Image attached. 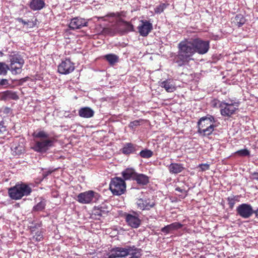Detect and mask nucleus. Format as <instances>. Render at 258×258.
<instances>
[{
  "label": "nucleus",
  "mask_w": 258,
  "mask_h": 258,
  "mask_svg": "<svg viewBox=\"0 0 258 258\" xmlns=\"http://www.w3.org/2000/svg\"><path fill=\"white\" fill-rule=\"evenodd\" d=\"M120 29L122 33H128L134 30V26L128 22H123L120 26Z\"/></svg>",
  "instance_id": "a878e982"
},
{
  "label": "nucleus",
  "mask_w": 258,
  "mask_h": 258,
  "mask_svg": "<svg viewBox=\"0 0 258 258\" xmlns=\"http://www.w3.org/2000/svg\"><path fill=\"white\" fill-rule=\"evenodd\" d=\"M125 219L127 225L133 228H137L141 225V220L137 213L126 214Z\"/></svg>",
  "instance_id": "4468645a"
},
{
  "label": "nucleus",
  "mask_w": 258,
  "mask_h": 258,
  "mask_svg": "<svg viewBox=\"0 0 258 258\" xmlns=\"http://www.w3.org/2000/svg\"><path fill=\"white\" fill-rule=\"evenodd\" d=\"M240 198V196L239 195H232L227 198L228 204L229 206V208L231 209H232L233 208L236 202H239Z\"/></svg>",
  "instance_id": "cd10ccee"
},
{
  "label": "nucleus",
  "mask_w": 258,
  "mask_h": 258,
  "mask_svg": "<svg viewBox=\"0 0 258 258\" xmlns=\"http://www.w3.org/2000/svg\"><path fill=\"white\" fill-rule=\"evenodd\" d=\"M136 146L131 143H125L121 149L123 154L128 155L135 152Z\"/></svg>",
  "instance_id": "5701e85b"
},
{
  "label": "nucleus",
  "mask_w": 258,
  "mask_h": 258,
  "mask_svg": "<svg viewBox=\"0 0 258 258\" xmlns=\"http://www.w3.org/2000/svg\"><path fill=\"white\" fill-rule=\"evenodd\" d=\"M235 154H237L240 156H247L249 155L250 152L247 149H244L236 151Z\"/></svg>",
  "instance_id": "473e14b6"
},
{
  "label": "nucleus",
  "mask_w": 258,
  "mask_h": 258,
  "mask_svg": "<svg viewBox=\"0 0 258 258\" xmlns=\"http://www.w3.org/2000/svg\"><path fill=\"white\" fill-rule=\"evenodd\" d=\"M141 256V249L135 245H125L113 248L106 258H140Z\"/></svg>",
  "instance_id": "7ed1b4c3"
},
{
  "label": "nucleus",
  "mask_w": 258,
  "mask_h": 258,
  "mask_svg": "<svg viewBox=\"0 0 258 258\" xmlns=\"http://www.w3.org/2000/svg\"><path fill=\"white\" fill-rule=\"evenodd\" d=\"M33 136L34 138V143L31 148L37 153H45L53 146L54 138L50 137L49 134L44 131L34 132Z\"/></svg>",
  "instance_id": "f257e3e1"
},
{
  "label": "nucleus",
  "mask_w": 258,
  "mask_h": 258,
  "mask_svg": "<svg viewBox=\"0 0 258 258\" xmlns=\"http://www.w3.org/2000/svg\"><path fill=\"white\" fill-rule=\"evenodd\" d=\"M254 214H255V217L258 218V208L256 210H254Z\"/></svg>",
  "instance_id": "37998d69"
},
{
  "label": "nucleus",
  "mask_w": 258,
  "mask_h": 258,
  "mask_svg": "<svg viewBox=\"0 0 258 258\" xmlns=\"http://www.w3.org/2000/svg\"><path fill=\"white\" fill-rule=\"evenodd\" d=\"M32 189L30 186L25 184H16L9 189V195L13 200H19L23 196H27L30 194Z\"/></svg>",
  "instance_id": "39448f33"
},
{
  "label": "nucleus",
  "mask_w": 258,
  "mask_h": 258,
  "mask_svg": "<svg viewBox=\"0 0 258 258\" xmlns=\"http://www.w3.org/2000/svg\"><path fill=\"white\" fill-rule=\"evenodd\" d=\"M222 104V102H220L218 100L214 99L211 101V106L213 107H219L221 108V104Z\"/></svg>",
  "instance_id": "c9c22d12"
},
{
  "label": "nucleus",
  "mask_w": 258,
  "mask_h": 258,
  "mask_svg": "<svg viewBox=\"0 0 258 258\" xmlns=\"http://www.w3.org/2000/svg\"><path fill=\"white\" fill-rule=\"evenodd\" d=\"M166 8V5L165 4H161L155 9V12L156 13H161Z\"/></svg>",
  "instance_id": "72a5a7b5"
},
{
  "label": "nucleus",
  "mask_w": 258,
  "mask_h": 258,
  "mask_svg": "<svg viewBox=\"0 0 258 258\" xmlns=\"http://www.w3.org/2000/svg\"><path fill=\"white\" fill-rule=\"evenodd\" d=\"M17 20H18V22L22 23L24 25H29V21H28V22L25 21L22 18H18L17 19Z\"/></svg>",
  "instance_id": "a19ab883"
},
{
  "label": "nucleus",
  "mask_w": 258,
  "mask_h": 258,
  "mask_svg": "<svg viewBox=\"0 0 258 258\" xmlns=\"http://www.w3.org/2000/svg\"><path fill=\"white\" fill-rule=\"evenodd\" d=\"M134 180L139 184L145 185L149 182V177L145 174L137 173Z\"/></svg>",
  "instance_id": "b1692460"
},
{
  "label": "nucleus",
  "mask_w": 258,
  "mask_h": 258,
  "mask_svg": "<svg viewBox=\"0 0 258 258\" xmlns=\"http://www.w3.org/2000/svg\"><path fill=\"white\" fill-rule=\"evenodd\" d=\"M252 178L258 180V172H254L251 174Z\"/></svg>",
  "instance_id": "79ce46f5"
},
{
  "label": "nucleus",
  "mask_w": 258,
  "mask_h": 258,
  "mask_svg": "<svg viewBox=\"0 0 258 258\" xmlns=\"http://www.w3.org/2000/svg\"><path fill=\"white\" fill-rule=\"evenodd\" d=\"M10 61L9 70L14 75L20 74L24 64V60L23 58L20 55H15L12 57Z\"/></svg>",
  "instance_id": "1a4fd4ad"
},
{
  "label": "nucleus",
  "mask_w": 258,
  "mask_h": 258,
  "mask_svg": "<svg viewBox=\"0 0 258 258\" xmlns=\"http://www.w3.org/2000/svg\"><path fill=\"white\" fill-rule=\"evenodd\" d=\"M75 69L74 64L69 59L62 61L58 66V72L64 75L72 73Z\"/></svg>",
  "instance_id": "ddd939ff"
},
{
  "label": "nucleus",
  "mask_w": 258,
  "mask_h": 258,
  "mask_svg": "<svg viewBox=\"0 0 258 258\" xmlns=\"http://www.w3.org/2000/svg\"><path fill=\"white\" fill-rule=\"evenodd\" d=\"M215 123V120L212 115L201 117L198 122V133L204 136L211 135L216 126Z\"/></svg>",
  "instance_id": "20e7f679"
},
{
  "label": "nucleus",
  "mask_w": 258,
  "mask_h": 258,
  "mask_svg": "<svg viewBox=\"0 0 258 258\" xmlns=\"http://www.w3.org/2000/svg\"><path fill=\"white\" fill-rule=\"evenodd\" d=\"M139 125V121L136 120L132 122H131L129 124V127L130 128H133L136 126H137Z\"/></svg>",
  "instance_id": "58836bf2"
},
{
  "label": "nucleus",
  "mask_w": 258,
  "mask_h": 258,
  "mask_svg": "<svg viewBox=\"0 0 258 258\" xmlns=\"http://www.w3.org/2000/svg\"><path fill=\"white\" fill-rule=\"evenodd\" d=\"M239 103L233 100L222 101L220 113L223 116L230 117L238 110Z\"/></svg>",
  "instance_id": "423d86ee"
},
{
  "label": "nucleus",
  "mask_w": 258,
  "mask_h": 258,
  "mask_svg": "<svg viewBox=\"0 0 258 258\" xmlns=\"http://www.w3.org/2000/svg\"><path fill=\"white\" fill-rule=\"evenodd\" d=\"M183 169L184 167L181 164L171 163L168 166V170L170 173L172 174H178L181 172Z\"/></svg>",
  "instance_id": "412c9836"
},
{
  "label": "nucleus",
  "mask_w": 258,
  "mask_h": 258,
  "mask_svg": "<svg viewBox=\"0 0 258 258\" xmlns=\"http://www.w3.org/2000/svg\"><path fill=\"white\" fill-rule=\"evenodd\" d=\"M45 202L41 201L33 207V210L35 211H42L45 208Z\"/></svg>",
  "instance_id": "c756f323"
},
{
  "label": "nucleus",
  "mask_w": 258,
  "mask_h": 258,
  "mask_svg": "<svg viewBox=\"0 0 258 258\" xmlns=\"http://www.w3.org/2000/svg\"><path fill=\"white\" fill-rule=\"evenodd\" d=\"M4 98L6 99H13L17 100L19 99V96L17 93L12 91H7L4 92Z\"/></svg>",
  "instance_id": "c85d7f7f"
},
{
  "label": "nucleus",
  "mask_w": 258,
  "mask_h": 258,
  "mask_svg": "<svg viewBox=\"0 0 258 258\" xmlns=\"http://www.w3.org/2000/svg\"><path fill=\"white\" fill-rule=\"evenodd\" d=\"M236 212L238 215L244 219L249 218L254 214L252 206L248 204H242L239 205L236 208Z\"/></svg>",
  "instance_id": "f8f14e48"
},
{
  "label": "nucleus",
  "mask_w": 258,
  "mask_h": 258,
  "mask_svg": "<svg viewBox=\"0 0 258 258\" xmlns=\"http://www.w3.org/2000/svg\"><path fill=\"white\" fill-rule=\"evenodd\" d=\"M182 225L179 222H174L171 224L165 226L161 229V231L164 233H168L172 231L181 228Z\"/></svg>",
  "instance_id": "aec40b11"
},
{
  "label": "nucleus",
  "mask_w": 258,
  "mask_h": 258,
  "mask_svg": "<svg viewBox=\"0 0 258 258\" xmlns=\"http://www.w3.org/2000/svg\"><path fill=\"white\" fill-rule=\"evenodd\" d=\"M9 70V67L7 64L3 62H0V75H6Z\"/></svg>",
  "instance_id": "7c9ffc66"
},
{
  "label": "nucleus",
  "mask_w": 258,
  "mask_h": 258,
  "mask_svg": "<svg viewBox=\"0 0 258 258\" xmlns=\"http://www.w3.org/2000/svg\"><path fill=\"white\" fill-rule=\"evenodd\" d=\"M136 204L138 208L141 210H149L155 205L154 200L145 196L137 199Z\"/></svg>",
  "instance_id": "9b49d317"
},
{
  "label": "nucleus",
  "mask_w": 258,
  "mask_h": 258,
  "mask_svg": "<svg viewBox=\"0 0 258 258\" xmlns=\"http://www.w3.org/2000/svg\"><path fill=\"white\" fill-rule=\"evenodd\" d=\"M0 54L2 55V53L0 52Z\"/></svg>",
  "instance_id": "de8ad7c7"
},
{
  "label": "nucleus",
  "mask_w": 258,
  "mask_h": 258,
  "mask_svg": "<svg viewBox=\"0 0 258 258\" xmlns=\"http://www.w3.org/2000/svg\"><path fill=\"white\" fill-rule=\"evenodd\" d=\"M87 21L84 19L76 17L72 19L70 23L69 27L71 29L76 30L86 26Z\"/></svg>",
  "instance_id": "dca6fc26"
},
{
  "label": "nucleus",
  "mask_w": 258,
  "mask_h": 258,
  "mask_svg": "<svg viewBox=\"0 0 258 258\" xmlns=\"http://www.w3.org/2000/svg\"><path fill=\"white\" fill-rule=\"evenodd\" d=\"M140 155L142 158H149L152 156L153 152L149 150H144L140 152Z\"/></svg>",
  "instance_id": "2f4dec72"
},
{
  "label": "nucleus",
  "mask_w": 258,
  "mask_h": 258,
  "mask_svg": "<svg viewBox=\"0 0 258 258\" xmlns=\"http://www.w3.org/2000/svg\"><path fill=\"white\" fill-rule=\"evenodd\" d=\"M153 29L152 23L147 20H141L140 24L138 27L140 35L142 36H147Z\"/></svg>",
  "instance_id": "2eb2a0df"
},
{
  "label": "nucleus",
  "mask_w": 258,
  "mask_h": 258,
  "mask_svg": "<svg viewBox=\"0 0 258 258\" xmlns=\"http://www.w3.org/2000/svg\"><path fill=\"white\" fill-rule=\"evenodd\" d=\"M160 86L164 88L168 92H173L176 90L173 82L171 80H167L160 83Z\"/></svg>",
  "instance_id": "a211bd4d"
},
{
  "label": "nucleus",
  "mask_w": 258,
  "mask_h": 258,
  "mask_svg": "<svg viewBox=\"0 0 258 258\" xmlns=\"http://www.w3.org/2000/svg\"><path fill=\"white\" fill-rule=\"evenodd\" d=\"M7 134L6 126L0 124V138H3Z\"/></svg>",
  "instance_id": "e433bc0d"
},
{
  "label": "nucleus",
  "mask_w": 258,
  "mask_h": 258,
  "mask_svg": "<svg viewBox=\"0 0 258 258\" xmlns=\"http://www.w3.org/2000/svg\"><path fill=\"white\" fill-rule=\"evenodd\" d=\"M199 167L201 168L202 171H206L209 169L210 165L208 164H202L199 165Z\"/></svg>",
  "instance_id": "4c0bfd02"
},
{
  "label": "nucleus",
  "mask_w": 258,
  "mask_h": 258,
  "mask_svg": "<svg viewBox=\"0 0 258 258\" xmlns=\"http://www.w3.org/2000/svg\"><path fill=\"white\" fill-rule=\"evenodd\" d=\"M50 173H51L50 171H47L46 173L43 174L44 177H45L47 176L48 175H49Z\"/></svg>",
  "instance_id": "c03bdc74"
},
{
  "label": "nucleus",
  "mask_w": 258,
  "mask_h": 258,
  "mask_svg": "<svg viewBox=\"0 0 258 258\" xmlns=\"http://www.w3.org/2000/svg\"><path fill=\"white\" fill-rule=\"evenodd\" d=\"M245 19L243 16L241 14H238L235 16L234 19L232 21V23L235 26L239 27L243 25L245 23Z\"/></svg>",
  "instance_id": "393cba45"
},
{
  "label": "nucleus",
  "mask_w": 258,
  "mask_h": 258,
  "mask_svg": "<svg viewBox=\"0 0 258 258\" xmlns=\"http://www.w3.org/2000/svg\"><path fill=\"white\" fill-rule=\"evenodd\" d=\"M177 48L178 54L176 57V62L179 66H182L193 59L192 57L195 52L192 38L182 40L178 44Z\"/></svg>",
  "instance_id": "f03ea898"
},
{
  "label": "nucleus",
  "mask_w": 258,
  "mask_h": 258,
  "mask_svg": "<svg viewBox=\"0 0 258 258\" xmlns=\"http://www.w3.org/2000/svg\"><path fill=\"white\" fill-rule=\"evenodd\" d=\"M176 190H178V191H180V188H176Z\"/></svg>",
  "instance_id": "49530a36"
},
{
  "label": "nucleus",
  "mask_w": 258,
  "mask_h": 258,
  "mask_svg": "<svg viewBox=\"0 0 258 258\" xmlns=\"http://www.w3.org/2000/svg\"><path fill=\"white\" fill-rule=\"evenodd\" d=\"M80 116L83 118H91L94 116V110L89 107L81 108L78 111Z\"/></svg>",
  "instance_id": "f3484780"
},
{
  "label": "nucleus",
  "mask_w": 258,
  "mask_h": 258,
  "mask_svg": "<svg viewBox=\"0 0 258 258\" xmlns=\"http://www.w3.org/2000/svg\"><path fill=\"white\" fill-rule=\"evenodd\" d=\"M137 174V173H136L133 168H127L122 173V176L125 180H134Z\"/></svg>",
  "instance_id": "4be33fe9"
},
{
  "label": "nucleus",
  "mask_w": 258,
  "mask_h": 258,
  "mask_svg": "<svg viewBox=\"0 0 258 258\" xmlns=\"http://www.w3.org/2000/svg\"><path fill=\"white\" fill-rule=\"evenodd\" d=\"M98 194L93 190H88L79 194L77 197V201L82 204H88L97 199Z\"/></svg>",
  "instance_id": "9d476101"
},
{
  "label": "nucleus",
  "mask_w": 258,
  "mask_h": 258,
  "mask_svg": "<svg viewBox=\"0 0 258 258\" xmlns=\"http://www.w3.org/2000/svg\"><path fill=\"white\" fill-rule=\"evenodd\" d=\"M45 5L43 0H31L29 7L33 11H38L42 9Z\"/></svg>",
  "instance_id": "6ab92c4d"
},
{
  "label": "nucleus",
  "mask_w": 258,
  "mask_h": 258,
  "mask_svg": "<svg viewBox=\"0 0 258 258\" xmlns=\"http://www.w3.org/2000/svg\"><path fill=\"white\" fill-rule=\"evenodd\" d=\"M9 85V81L7 79H2L0 81V86H7Z\"/></svg>",
  "instance_id": "ea45409f"
},
{
  "label": "nucleus",
  "mask_w": 258,
  "mask_h": 258,
  "mask_svg": "<svg viewBox=\"0 0 258 258\" xmlns=\"http://www.w3.org/2000/svg\"><path fill=\"white\" fill-rule=\"evenodd\" d=\"M114 15H114V13H112V14H110L109 16H111V17H114Z\"/></svg>",
  "instance_id": "a18cd8bd"
},
{
  "label": "nucleus",
  "mask_w": 258,
  "mask_h": 258,
  "mask_svg": "<svg viewBox=\"0 0 258 258\" xmlns=\"http://www.w3.org/2000/svg\"><path fill=\"white\" fill-rule=\"evenodd\" d=\"M125 188V183L122 178L117 177L111 179L109 188L113 195L118 196L123 194Z\"/></svg>",
  "instance_id": "0eeeda50"
},
{
  "label": "nucleus",
  "mask_w": 258,
  "mask_h": 258,
  "mask_svg": "<svg viewBox=\"0 0 258 258\" xmlns=\"http://www.w3.org/2000/svg\"><path fill=\"white\" fill-rule=\"evenodd\" d=\"M43 235L41 232H37L35 235L33 236L32 239L35 241H40L42 239Z\"/></svg>",
  "instance_id": "f704fd0d"
},
{
  "label": "nucleus",
  "mask_w": 258,
  "mask_h": 258,
  "mask_svg": "<svg viewBox=\"0 0 258 258\" xmlns=\"http://www.w3.org/2000/svg\"><path fill=\"white\" fill-rule=\"evenodd\" d=\"M195 53L197 52L199 54H204L208 52L210 48V42L209 41L203 40L201 38H192Z\"/></svg>",
  "instance_id": "6e6552de"
},
{
  "label": "nucleus",
  "mask_w": 258,
  "mask_h": 258,
  "mask_svg": "<svg viewBox=\"0 0 258 258\" xmlns=\"http://www.w3.org/2000/svg\"><path fill=\"white\" fill-rule=\"evenodd\" d=\"M104 58L111 66H113L115 63L117 62L119 60L118 56L117 55L113 53L105 55L104 56Z\"/></svg>",
  "instance_id": "bb28decb"
}]
</instances>
